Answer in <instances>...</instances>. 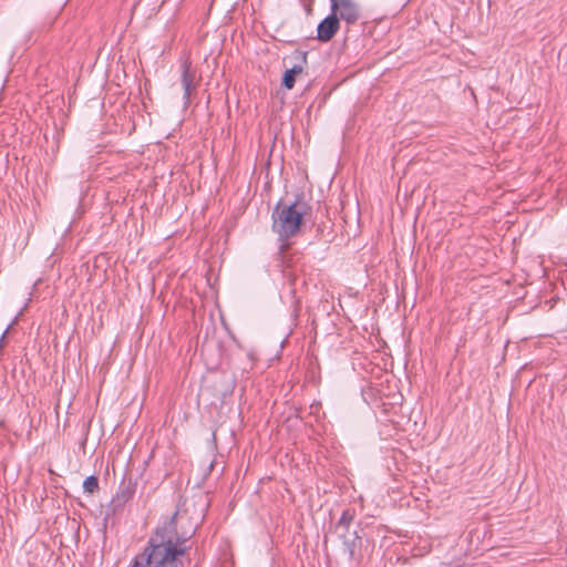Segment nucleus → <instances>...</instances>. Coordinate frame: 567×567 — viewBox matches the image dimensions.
Wrapping results in <instances>:
<instances>
[{"label":"nucleus","instance_id":"obj_1","mask_svg":"<svg viewBox=\"0 0 567 567\" xmlns=\"http://www.w3.org/2000/svg\"><path fill=\"white\" fill-rule=\"evenodd\" d=\"M195 534L196 527L190 519L176 511L155 527L132 567H182V559L188 556Z\"/></svg>","mask_w":567,"mask_h":567},{"label":"nucleus","instance_id":"obj_2","mask_svg":"<svg viewBox=\"0 0 567 567\" xmlns=\"http://www.w3.org/2000/svg\"><path fill=\"white\" fill-rule=\"evenodd\" d=\"M312 208L309 205L308 195L300 187L286 190L278 200L274 213H309Z\"/></svg>","mask_w":567,"mask_h":567},{"label":"nucleus","instance_id":"obj_3","mask_svg":"<svg viewBox=\"0 0 567 567\" xmlns=\"http://www.w3.org/2000/svg\"><path fill=\"white\" fill-rule=\"evenodd\" d=\"M305 215H278L274 216L272 228L278 234L281 241H287L295 236L303 223Z\"/></svg>","mask_w":567,"mask_h":567},{"label":"nucleus","instance_id":"obj_4","mask_svg":"<svg viewBox=\"0 0 567 567\" xmlns=\"http://www.w3.org/2000/svg\"><path fill=\"white\" fill-rule=\"evenodd\" d=\"M200 81V75L197 70L192 65L190 60L184 59L182 61V75L181 82L184 89V101L185 104H188L192 95L196 92L197 86Z\"/></svg>","mask_w":567,"mask_h":567},{"label":"nucleus","instance_id":"obj_5","mask_svg":"<svg viewBox=\"0 0 567 567\" xmlns=\"http://www.w3.org/2000/svg\"><path fill=\"white\" fill-rule=\"evenodd\" d=\"M331 12L339 13V19L348 24L355 23L360 18V8L354 0H330Z\"/></svg>","mask_w":567,"mask_h":567},{"label":"nucleus","instance_id":"obj_6","mask_svg":"<svg viewBox=\"0 0 567 567\" xmlns=\"http://www.w3.org/2000/svg\"><path fill=\"white\" fill-rule=\"evenodd\" d=\"M339 538L342 540L343 550L348 555V559L359 566L363 559L362 537L358 532H353L348 536L346 534H339Z\"/></svg>","mask_w":567,"mask_h":567},{"label":"nucleus","instance_id":"obj_7","mask_svg":"<svg viewBox=\"0 0 567 567\" xmlns=\"http://www.w3.org/2000/svg\"><path fill=\"white\" fill-rule=\"evenodd\" d=\"M136 492V482L132 478L123 481L116 494L113 496L110 506L113 513L122 511L125 504L131 501Z\"/></svg>","mask_w":567,"mask_h":567},{"label":"nucleus","instance_id":"obj_8","mask_svg":"<svg viewBox=\"0 0 567 567\" xmlns=\"http://www.w3.org/2000/svg\"><path fill=\"white\" fill-rule=\"evenodd\" d=\"M340 28L339 18L332 13L326 17L317 28V39L322 42L330 41Z\"/></svg>","mask_w":567,"mask_h":567},{"label":"nucleus","instance_id":"obj_9","mask_svg":"<svg viewBox=\"0 0 567 567\" xmlns=\"http://www.w3.org/2000/svg\"><path fill=\"white\" fill-rule=\"evenodd\" d=\"M355 518V509L354 508H346L339 520L330 528L332 532L339 534H346L347 536L350 535L349 528L352 522Z\"/></svg>","mask_w":567,"mask_h":567},{"label":"nucleus","instance_id":"obj_10","mask_svg":"<svg viewBox=\"0 0 567 567\" xmlns=\"http://www.w3.org/2000/svg\"><path fill=\"white\" fill-rule=\"evenodd\" d=\"M83 489L89 494L99 491V478L95 475L87 476L83 482Z\"/></svg>","mask_w":567,"mask_h":567},{"label":"nucleus","instance_id":"obj_11","mask_svg":"<svg viewBox=\"0 0 567 567\" xmlns=\"http://www.w3.org/2000/svg\"><path fill=\"white\" fill-rule=\"evenodd\" d=\"M295 83L296 76L292 75V73L289 70H286L282 76L281 85L287 90H291L295 86Z\"/></svg>","mask_w":567,"mask_h":567},{"label":"nucleus","instance_id":"obj_12","mask_svg":"<svg viewBox=\"0 0 567 567\" xmlns=\"http://www.w3.org/2000/svg\"><path fill=\"white\" fill-rule=\"evenodd\" d=\"M292 75L297 76L302 73L303 68L301 65H293L291 69H288Z\"/></svg>","mask_w":567,"mask_h":567},{"label":"nucleus","instance_id":"obj_13","mask_svg":"<svg viewBox=\"0 0 567 567\" xmlns=\"http://www.w3.org/2000/svg\"><path fill=\"white\" fill-rule=\"evenodd\" d=\"M7 331H8V329L3 332V334H2V337H1V339H0V348H2V347H3V340H4V338H6V333H7Z\"/></svg>","mask_w":567,"mask_h":567},{"label":"nucleus","instance_id":"obj_14","mask_svg":"<svg viewBox=\"0 0 567 567\" xmlns=\"http://www.w3.org/2000/svg\"><path fill=\"white\" fill-rule=\"evenodd\" d=\"M288 248V244H282L280 250L284 252Z\"/></svg>","mask_w":567,"mask_h":567},{"label":"nucleus","instance_id":"obj_15","mask_svg":"<svg viewBox=\"0 0 567 567\" xmlns=\"http://www.w3.org/2000/svg\"><path fill=\"white\" fill-rule=\"evenodd\" d=\"M182 560H184V558ZM182 567H184V561H182Z\"/></svg>","mask_w":567,"mask_h":567}]
</instances>
